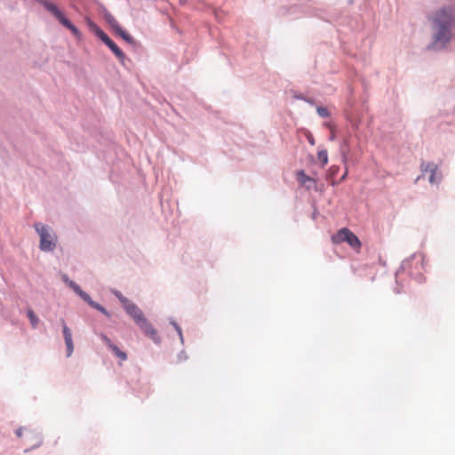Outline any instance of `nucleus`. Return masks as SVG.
<instances>
[{
  "label": "nucleus",
  "instance_id": "a211bd4d",
  "mask_svg": "<svg viewBox=\"0 0 455 455\" xmlns=\"http://www.w3.org/2000/svg\"><path fill=\"white\" fill-rule=\"evenodd\" d=\"M104 19L114 32H116L121 27L119 22L111 13H106V15H104Z\"/></svg>",
  "mask_w": 455,
  "mask_h": 455
},
{
  "label": "nucleus",
  "instance_id": "6e6552de",
  "mask_svg": "<svg viewBox=\"0 0 455 455\" xmlns=\"http://www.w3.org/2000/svg\"><path fill=\"white\" fill-rule=\"evenodd\" d=\"M100 339L104 342V344L108 347L111 352L120 359V364L122 362L127 360V355L124 351L121 350L112 340L104 333L100 334Z\"/></svg>",
  "mask_w": 455,
  "mask_h": 455
},
{
  "label": "nucleus",
  "instance_id": "473e14b6",
  "mask_svg": "<svg viewBox=\"0 0 455 455\" xmlns=\"http://www.w3.org/2000/svg\"><path fill=\"white\" fill-rule=\"evenodd\" d=\"M22 430H23V428H22V427H19L18 429H16L15 434H16V435H17L18 437H21V435H22Z\"/></svg>",
  "mask_w": 455,
  "mask_h": 455
},
{
  "label": "nucleus",
  "instance_id": "7ed1b4c3",
  "mask_svg": "<svg viewBox=\"0 0 455 455\" xmlns=\"http://www.w3.org/2000/svg\"><path fill=\"white\" fill-rule=\"evenodd\" d=\"M424 268V256L419 253H412L410 257L403 259L395 272V283L398 287L394 289L396 294H400L403 291L404 284L402 280V274L406 273L409 275V270L416 271Z\"/></svg>",
  "mask_w": 455,
  "mask_h": 455
},
{
  "label": "nucleus",
  "instance_id": "393cba45",
  "mask_svg": "<svg viewBox=\"0 0 455 455\" xmlns=\"http://www.w3.org/2000/svg\"><path fill=\"white\" fill-rule=\"evenodd\" d=\"M316 113L318 114L319 116L323 118H327L330 116V112L328 108L323 106L316 107Z\"/></svg>",
  "mask_w": 455,
  "mask_h": 455
},
{
  "label": "nucleus",
  "instance_id": "cd10ccee",
  "mask_svg": "<svg viewBox=\"0 0 455 455\" xmlns=\"http://www.w3.org/2000/svg\"><path fill=\"white\" fill-rule=\"evenodd\" d=\"M98 311L103 314L108 318L111 317L110 312H108L103 306Z\"/></svg>",
  "mask_w": 455,
  "mask_h": 455
},
{
  "label": "nucleus",
  "instance_id": "6ab92c4d",
  "mask_svg": "<svg viewBox=\"0 0 455 455\" xmlns=\"http://www.w3.org/2000/svg\"><path fill=\"white\" fill-rule=\"evenodd\" d=\"M27 316L28 317L29 321H30V324L31 326L36 329L37 326H38V323H39V318L36 316V315L35 314V312L31 309V308H28L27 310Z\"/></svg>",
  "mask_w": 455,
  "mask_h": 455
},
{
  "label": "nucleus",
  "instance_id": "f704fd0d",
  "mask_svg": "<svg viewBox=\"0 0 455 455\" xmlns=\"http://www.w3.org/2000/svg\"><path fill=\"white\" fill-rule=\"evenodd\" d=\"M215 17L217 20H220V13L219 12H215Z\"/></svg>",
  "mask_w": 455,
  "mask_h": 455
},
{
  "label": "nucleus",
  "instance_id": "4c0bfd02",
  "mask_svg": "<svg viewBox=\"0 0 455 455\" xmlns=\"http://www.w3.org/2000/svg\"><path fill=\"white\" fill-rule=\"evenodd\" d=\"M316 215H317V213H316V212H314V213L312 214V218L315 220V219L316 218Z\"/></svg>",
  "mask_w": 455,
  "mask_h": 455
},
{
  "label": "nucleus",
  "instance_id": "e433bc0d",
  "mask_svg": "<svg viewBox=\"0 0 455 455\" xmlns=\"http://www.w3.org/2000/svg\"><path fill=\"white\" fill-rule=\"evenodd\" d=\"M352 126L355 128V129H357L358 128V124L357 123H355L352 124Z\"/></svg>",
  "mask_w": 455,
  "mask_h": 455
},
{
  "label": "nucleus",
  "instance_id": "dca6fc26",
  "mask_svg": "<svg viewBox=\"0 0 455 455\" xmlns=\"http://www.w3.org/2000/svg\"><path fill=\"white\" fill-rule=\"evenodd\" d=\"M62 281L70 288L73 290V291L77 295L80 296L84 290L73 280H71L68 275L64 274L61 277Z\"/></svg>",
  "mask_w": 455,
  "mask_h": 455
},
{
  "label": "nucleus",
  "instance_id": "c9c22d12",
  "mask_svg": "<svg viewBox=\"0 0 455 455\" xmlns=\"http://www.w3.org/2000/svg\"><path fill=\"white\" fill-rule=\"evenodd\" d=\"M176 331H180L181 330V327L180 325H178L176 328H174Z\"/></svg>",
  "mask_w": 455,
  "mask_h": 455
},
{
  "label": "nucleus",
  "instance_id": "1a4fd4ad",
  "mask_svg": "<svg viewBox=\"0 0 455 455\" xmlns=\"http://www.w3.org/2000/svg\"><path fill=\"white\" fill-rule=\"evenodd\" d=\"M60 322L62 326V333L67 347V357H70L74 352L72 331L63 318H60Z\"/></svg>",
  "mask_w": 455,
  "mask_h": 455
},
{
  "label": "nucleus",
  "instance_id": "20e7f679",
  "mask_svg": "<svg viewBox=\"0 0 455 455\" xmlns=\"http://www.w3.org/2000/svg\"><path fill=\"white\" fill-rule=\"evenodd\" d=\"M34 228L40 237L39 249L44 252L53 251L57 245V235L53 229L42 222L35 223Z\"/></svg>",
  "mask_w": 455,
  "mask_h": 455
},
{
  "label": "nucleus",
  "instance_id": "aec40b11",
  "mask_svg": "<svg viewBox=\"0 0 455 455\" xmlns=\"http://www.w3.org/2000/svg\"><path fill=\"white\" fill-rule=\"evenodd\" d=\"M409 276L419 283H422L426 280V277L421 272H419V270H417V272L409 270Z\"/></svg>",
  "mask_w": 455,
  "mask_h": 455
},
{
  "label": "nucleus",
  "instance_id": "58836bf2",
  "mask_svg": "<svg viewBox=\"0 0 455 455\" xmlns=\"http://www.w3.org/2000/svg\"><path fill=\"white\" fill-rule=\"evenodd\" d=\"M334 139H335V136H334L333 134H332V135H331L330 140H333Z\"/></svg>",
  "mask_w": 455,
  "mask_h": 455
},
{
  "label": "nucleus",
  "instance_id": "f03ea898",
  "mask_svg": "<svg viewBox=\"0 0 455 455\" xmlns=\"http://www.w3.org/2000/svg\"><path fill=\"white\" fill-rule=\"evenodd\" d=\"M123 308L147 337L150 338L154 343L157 345L161 343L162 339L157 331L148 322L142 310L134 302L130 300Z\"/></svg>",
  "mask_w": 455,
  "mask_h": 455
},
{
  "label": "nucleus",
  "instance_id": "39448f33",
  "mask_svg": "<svg viewBox=\"0 0 455 455\" xmlns=\"http://www.w3.org/2000/svg\"><path fill=\"white\" fill-rule=\"evenodd\" d=\"M39 4L43 5L46 11L54 16V18L66 28L71 31V33L77 38L82 37L81 31L68 19L60 9L53 3L49 0H35Z\"/></svg>",
  "mask_w": 455,
  "mask_h": 455
},
{
  "label": "nucleus",
  "instance_id": "f8f14e48",
  "mask_svg": "<svg viewBox=\"0 0 455 455\" xmlns=\"http://www.w3.org/2000/svg\"><path fill=\"white\" fill-rule=\"evenodd\" d=\"M88 25L95 36L106 45L112 41V39L96 23L89 21Z\"/></svg>",
  "mask_w": 455,
  "mask_h": 455
},
{
  "label": "nucleus",
  "instance_id": "c756f323",
  "mask_svg": "<svg viewBox=\"0 0 455 455\" xmlns=\"http://www.w3.org/2000/svg\"><path fill=\"white\" fill-rule=\"evenodd\" d=\"M179 337H180V343L183 344L184 343V337H183V333H182V329L180 330V331H177Z\"/></svg>",
  "mask_w": 455,
  "mask_h": 455
},
{
  "label": "nucleus",
  "instance_id": "4be33fe9",
  "mask_svg": "<svg viewBox=\"0 0 455 455\" xmlns=\"http://www.w3.org/2000/svg\"><path fill=\"white\" fill-rule=\"evenodd\" d=\"M36 442L35 444L31 445L29 448L25 449L24 451L26 453L29 452V451H33V450H35V449H36V448H38V447H40L42 445V443H43V437H42L41 434H36Z\"/></svg>",
  "mask_w": 455,
  "mask_h": 455
},
{
  "label": "nucleus",
  "instance_id": "ddd939ff",
  "mask_svg": "<svg viewBox=\"0 0 455 455\" xmlns=\"http://www.w3.org/2000/svg\"><path fill=\"white\" fill-rule=\"evenodd\" d=\"M88 25L95 36L106 45L112 41V39L96 23L89 21Z\"/></svg>",
  "mask_w": 455,
  "mask_h": 455
},
{
  "label": "nucleus",
  "instance_id": "bb28decb",
  "mask_svg": "<svg viewBox=\"0 0 455 455\" xmlns=\"http://www.w3.org/2000/svg\"><path fill=\"white\" fill-rule=\"evenodd\" d=\"M292 97H293L295 100H302V101H304V100H305V98H306V96H304L302 93H300V92H293Z\"/></svg>",
  "mask_w": 455,
  "mask_h": 455
},
{
  "label": "nucleus",
  "instance_id": "423d86ee",
  "mask_svg": "<svg viewBox=\"0 0 455 455\" xmlns=\"http://www.w3.org/2000/svg\"><path fill=\"white\" fill-rule=\"evenodd\" d=\"M333 243H340L346 242L352 249L357 250L361 247L362 243L359 238L347 228H342L331 236Z\"/></svg>",
  "mask_w": 455,
  "mask_h": 455
},
{
  "label": "nucleus",
  "instance_id": "7c9ffc66",
  "mask_svg": "<svg viewBox=\"0 0 455 455\" xmlns=\"http://www.w3.org/2000/svg\"><path fill=\"white\" fill-rule=\"evenodd\" d=\"M307 140L309 144L315 145V139L311 134L307 136Z\"/></svg>",
  "mask_w": 455,
  "mask_h": 455
},
{
  "label": "nucleus",
  "instance_id": "5701e85b",
  "mask_svg": "<svg viewBox=\"0 0 455 455\" xmlns=\"http://www.w3.org/2000/svg\"><path fill=\"white\" fill-rule=\"evenodd\" d=\"M318 160L321 162L322 166H324L328 163V153L326 149H322L318 151L317 154Z\"/></svg>",
  "mask_w": 455,
  "mask_h": 455
},
{
  "label": "nucleus",
  "instance_id": "0eeeda50",
  "mask_svg": "<svg viewBox=\"0 0 455 455\" xmlns=\"http://www.w3.org/2000/svg\"><path fill=\"white\" fill-rule=\"evenodd\" d=\"M420 170L423 173L429 172L428 181L430 184L438 185L442 179V172L438 169V165L434 162L422 161L420 164Z\"/></svg>",
  "mask_w": 455,
  "mask_h": 455
},
{
  "label": "nucleus",
  "instance_id": "a878e982",
  "mask_svg": "<svg viewBox=\"0 0 455 455\" xmlns=\"http://www.w3.org/2000/svg\"><path fill=\"white\" fill-rule=\"evenodd\" d=\"M187 359H188V355H187V354H186V352L184 350L180 351L178 354V356H177L178 363L184 362Z\"/></svg>",
  "mask_w": 455,
  "mask_h": 455
},
{
  "label": "nucleus",
  "instance_id": "4468645a",
  "mask_svg": "<svg viewBox=\"0 0 455 455\" xmlns=\"http://www.w3.org/2000/svg\"><path fill=\"white\" fill-rule=\"evenodd\" d=\"M123 40L129 44L132 47H137L139 43L134 39L128 32H126L122 27H120L116 32Z\"/></svg>",
  "mask_w": 455,
  "mask_h": 455
},
{
  "label": "nucleus",
  "instance_id": "72a5a7b5",
  "mask_svg": "<svg viewBox=\"0 0 455 455\" xmlns=\"http://www.w3.org/2000/svg\"><path fill=\"white\" fill-rule=\"evenodd\" d=\"M101 10L103 16L106 15V13H110L105 6H101Z\"/></svg>",
  "mask_w": 455,
  "mask_h": 455
},
{
  "label": "nucleus",
  "instance_id": "2f4dec72",
  "mask_svg": "<svg viewBox=\"0 0 455 455\" xmlns=\"http://www.w3.org/2000/svg\"><path fill=\"white\" fill-rule=\"evenodd\" d=\"M169 322H170V323L173 326V328H176V327L179 325V324L177 323V322H176L172 317H171V318L169 319Z\"/></svg>",
  "mask_w": 455,
  "mask_h": 455
},
{
  "label": "nucleus",
  "instance_id": "9b49d317",
  "mask_svg": "<svg viewBox=\"0 0 455 455\" xmlns=\"http://www.w3.org/2000/svg\"><path fill=\"white\" fill-rule=\"evenodd\" d=\"M88 25L95 36L106 45L112 41V39L96 23L89 21Z\"/></svg>",
  "mask_w": 455,
  "mask_h": 455
},
{
  "label": "nucleus",
  "instance_id": "f257e3e1",
  "mask_svg": "<svg viewBox=\"0 0 455 455\" xmlns=\"http://www.w3.org/2000/svg\"><path fill=\"white\" fill-rule=\"evenodd\" d=\"M453 30H455V6L444 5L434 14L432 36L426 49L435 52L446 50L452 41Z\"/></svg>",
  "mask_w": 455,
  "mask_h": 455
},
{
  "label": "nucleus",
  "instance_id": "2eb2a0df",
  "mask_svg": "<svg viewBox=\"0 0 455 455\" xmlns=\"http://www.w3.org/2000/svg\"><path fill=\"white\" fill-rule=\"evenodd\" d=\"M108 49L115 54V56L118 59V60L124 64L125 54L124 52L117 46V44L112 40L108 44H107Z\"/></svg>",
  "mask_w": 455,
  "mask_h": 455
},
{
  "label": "nucleus",
  "instance_id": "412c9836",
  "mask_svg": "<svg viewBox=\"0 0 455 455\" xmlns=\"http://www.w3.org/2000/svg\"><path fill=\"white\" fill-rule=\"evenodd\" d=\"M112 293L120 301L123 307L130 301V299L124 296L118 290H112Z\"/></svg>",
  "mask_w": 455,
  "mask_h": 455
},
{
  "label": "nucleus",
  "instance_id": "9d476101",
  "mask_svg": "<svg viewBox=\"0 0 455 455\" xmlns=\"http://www.w3.org/2000/svg\"><path fill=\"white\" fill-rule=\"evenodd\" d=\"M297 180L300 185L304 186L308 190L316 188L315 180L309 177L304 170L297 172Z\"/></svg>",
  "mask_w": 455,
  "mask_h": 455
},
{
  "label": "nucleus",
  "instance_id": "f3484780",
  "mask_svg": "<svg viewBox=\"0 0 455 455\" xmlns=\"http://www.w3.org/2000/svg\"><path fill=\"white\" fill-rule=\"evenodd\" d=\"M85 303H87L91 307L99 310L102 305L99 302L94 301L91 296L85 292L84 291L82 292V294L79 296Z\"/></svg>",
  "mask_w": 455,
  "mask_h": 455
},
{
  "label": "nucleus",
  "instance_id": "b1692460",
  "mask_svg": "<svg viewBox=\"0 0 455 455\" xmlns=\"http://www.w3.org/2000/svg\"><path fill=\"white\" fill-rule=\"evenodd\" d=\"M347 151H348V141H347V140H343V141L340 145V153H341L343 161H346V159H347Z\"/></svg>",
  "mask_w": 455,
  "mask_h": 455
},
{
  "label": "nucleus",
  "instance_id": "c85d7f7f",
  "mask_svg": "<svg viewBox=\"0 0 455 455\" xmlns=\"http://www.w3.org/2000/svg\"><path fill=\"white\" fill-rule=\"evenodd\" d=\"M304 101L307 102V104H309L310 106H315V100L313 98L306 97Z\"/></svg>",
  "mask_w": 455,
  "mask_h": 455
}]
</instances>
